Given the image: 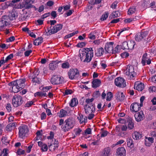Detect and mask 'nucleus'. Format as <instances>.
<instances>
[{
  "label": "nucleus",
  "mask_w": 156,
  "mask_h": 156,
  "mask_svg": "<svg viewBox=\"0 0 156 156\" xmlns=\"http://www.w3.org/2000/svg\"><path fill=\"white\" fill-rule=\"evenodd\" d=\"M60 62L58 60L53 61L50 63L49 65V68L50 70H54L58 67V64Z\"/></svg>",
  "instance_id": "15"
},
{
  "label": "nucleus",
  "mask_w": 156,
  "mask_h": 156,
  "mask_svg": "<svg viewBox=\"0 0 156 156\" xmlns=\"http://www.w3.org/2000/svg\"><path fill=\"white\" fill-rule=\"evenodd\" d=\"M111 151V149L109 147L105 148L103 151V154L104 156H109L110 152Z\"/></svg>",
  "instance_id": "34"
},
{
  "label": "nucleus",
  "mask_w": 156,
  "mask_h": 156,
  "mask_svg": "<svg viewBox=\"0 0 156 156\" xmlns=\"http://www.w3.org/2000/svg\"><path fill=\"white\" fill-rule=\"evenodd\" d=\"M16 122H11L8 124L6 127V131L11 132L12 129V128H15L16 126Z\"/></svg>",
  "instance_id": "24"
},
{
  "label": "nucleus",
  "mask_w": 156,
  "mask_h": 156,
  "mask_svg": "<svg viewBox=\"0 0 156 156\" xmlns=\"http://www.w3.org/2000/svg\"><path fill=\"white\" fill-rule=\"evenodd\" d=\"M101 83V80L98 79L94 80L92 82V87L96 88L100 86Z\"/></svg>",
  "instance_id": "23"
},
{
  "label": "nucleus",
  "mask_w": 156,
  "mask_h": 156,
  "mask_svg": "<svg viewBox=\"0 0 156 156\" xmlns=\"http://www.w3.org/2000/svg\"><path fill=\"white\" fill-rule=\"evenodd\" d=\"M83 115L81 114H79L77 119L81 124L83 123Z\"/></svg>",
  "instance_id": "54"
},
{
  "label": "nucleus",
  "mask_w": 156,
  "mask_h": 156,
  "mask_svg": "<svg viewBox=\"0 0 156 156\" xmlns=\"http://www.w3.org/2000/svg\"><path fill=\"white\" fill-rule=\"evenodd\" d=\"M128 49L133 50L136 44L135 41L133 40H129L127 41Z\"/></svg>",
  "instance_id": "27"
},
{
  "label": "nucleus",
  "mask_w": 156,
  "mask_h": 156,
  "mask_svg": "<svg viewBox=\"0 0 156 156\" xmlns=\"http://www.w3.org/2000/svg\"><path fill=\"white\" fill-rule=\"evenodd\" d=\"M17 80V85L16 86V87H17L18 89L15 90L13 91V92L14 93L18 92L19 91L21 90L22 89H23L25 86V79H20L18 80Z\"/></svg>",
  "instance_id": "10"
},
{
  "label": "nucleus",
  "mask_w": 156,
  "mask_h": 156,
  "mask_svg": "<svg viewBox=\"0 0 156 156\" xmlns=\"http://www.w3.org/2000/svg\"><path fill=\"white\" fill-rule=\"evenodd\" d=\"M149 32L147 31L142 30L136 34L135 36V40L138 41L145 40L148 35Z\"/></svg>",
  "instance_id": "5"
},
{
  "label": "nucleus",
  "mask_w": 156,
  "mask_h": 156,
  "mask_svg": "<svg viewBox=\"0 0 156 156\" xmlns=\"http://www.w3.org/2000/svg\"><path fill=\"white\" fill-rule=\"evenodd\" d=\"M129 55V53L125 52H124L121 54V56L122 58H125L128 57Z\"/></svg>",
  "instance_id": "62"
},
{
  "label": "nucleus",
  "mask_w": 156,
  "mask_h": 156,
  "mask_svg": "<svg viewBox=\"0 0 156 156\" xmlns=\"http://www.w3.org/2000/svg\"><path fill=\"white\" fill-rule=\"evenodd\" d=\"M24 150L21 149H19L17 151V154L19 155L23 154H25Z\"/></svg>",
  "instance_id": "55"
},
{
  "label": "nucleus",
  "mask_w": 156,
  "mask_h": 156,
  "mask_svg": "<svg viewBox=\"0 0 156 156\" xmlns=\"http://www.w3.org/2000/svg\"><path fill=\"white\" fill-rule=\"evenodd\" d=\"M30 78L32 79L31 82L33 83H34V85L39 84L41 82V79L37 76H30Z\"/></svg>",
  "instance_id": "22"
},
{
  "label": "nucleus",
  "mask_w": 156,
  "mask_h": 156,
  "mask_svg": "<svg viewBox=\"0 0 156 156\" xmlns=\"http://www.w3.org/2000/svg\"><path fill=\"white\" fill-rule=\"evenodd\" d=\"M115 84L119 87H126V82L125 80L122 77H118L115 80Z\"/></svg>",
  "instance_id": "11"
},
{
  "label": "nucleus",
  "mask_w": 156,
  "mask_h": 156,
  "mask_svg": "<svg viewBox=\"0 0 156 156\" xmlns=\"http://www.w3.org/2000/svg\"><path fill=\"white\" fill-rule=\"evenodd\" d=\"M145 137L146 139L145 141V144L147 146H150L154 142V138L152 137Z\"/></svg>",
  "instance_id": "25"
},
{
  "label": "nucleus",
  "mask_w": 156,
  "mask_h": 156,
  "mask_svg": "<svg viewBox=\"0 0 156 156\" xmlns=\"http://www.w3.org/2000/svg\"><path fill=\"white\" fill-rule=\"evenodd\" d=\"M142 136V134L136 131L134 132L132 134L133 138L135 140L140 139Z\"/></svg>",
  "instance_id": "26"
},
{
  "label": "nucleus",
  "mask_w": 156,
  "mask_h": 156,
  "mask_svg": "<svg viewBox=\"0 0 156 156\" xmlns=\"http://www.w3.org/2000/svg\"><path fill=\"white\" fill-rule=\"evenodd\" d=\"M60 114L61 117H65L67 114L65 110L63 109H61L60 111Z\"/></svg>",
  "instance_id": "51"
},
{
  "label": "nucleus",
  "mask_w": 156,
  "mask_h": 156,
  "mask_svg": "<svg viewBox=\"0 0 156 156\" xmlns=\"http://www.w3.org/2000/svg\"><path fill=\"white\" fill-rule=\"evenodd\" d=\"M69 78L72 80L76 79L79 75V72L77 69H70L68 73Z\"/></svg>",
  "instance_id": "8"
},
{
  "label": "nucleus",
  "mask_w": 156,
  "mask_h": 156,
  "mask_svg": "<svg viewBox=\"0 0 156 156\" xmlns=\"http://www.w3.org/2000/svg\"><path fill=\"white\" fill-rule=\"evenodd\" d=\"M54 143H53V145H54V147L53 148V150H55L56 149V148H57L58 147V140H56L55 139L54 140Z\"/></svg>",
  "instance_id": "59"
},
{
  "label": "nucleus",
  "mask_w": 156,
  "mask_h": 156,
  "mask_svg": "<svg viewBox=\"0 0 156 156\" xmlns=\"http://www.w3.org/2000/svg\"><path fill=\"white\" fill-rule=\"evenodd\" d=\"M50 15L51 16V18L55 19L57 16V14L55 11H52L50 13Z\"/></svg>",
  "instance_id": "61"
},
{
  "label": "nucleus",
  "mask_w": 156,
  "mask_h": 156,
  "mask_svg": "<svg viewBox=\"0 0 156 156\" xmlns=\"http://www.w3.org/2000/svg\"><path fill=\"white\" fill-rule=\"evenodd\" d=\"M78 100L75 98H73L71 99L69 104L71 107H73L76 106L78 105Z\"/></svg>",
  "instance_id": "30"
},
{
  "label": "nucleus",
  "mask_w": 156,
  "mask_h": 156,
  "mask_svg": "<svg viewBox=\"0 0 156 156\" xmlns=\"http://www.w3.org/2000/svg\"><path fill=\"white\" fill-rule=\"evenodd\" d=\"M52 87L51 86L46 87H41V88H40L41 91H42L44 93H45L48 91L49 90L51 89Z\"/></svg>",
  "instance_id": "49"
},
{
  "label": "nucleus",
  "mask_w": 156,
  "mask_h": 156,
  "mask_svg": "<svg viewBox=\"0 0 156 156\" xmlns=\"http://www.w3.org/2000/svg\"><path fill=\"white\" fill-rule=\"evenodd\" d=\"M62 78L60 76L55 75L53 76L51 82L53 85L58 84L62 83Z\"/></svg>",
  "instance_id": "13"
},
{
  "label": "nucleus",
  "mask_w": 156,
  "mask_h": 156,
  "mask_svg": "<svg viewBox=\"0 0 156 156\" xmlns=\"http://www.w3.org/2000/svg\"><path fill=\"white\" fill-rule=\"evenodd\" d=\"M113 97V94L111 92H108L107 94L106 101H110Z\"/></svg>",
  "instance_id": "40"
},
{
  "label": "nucleus",
  "mask_w": 156,
  "mask_h": 156,
  "mask_svg": "<svg viewBox=\"0 0 156 156\" xmlns=\"http://www.w3.org/2000/svg\"><path fill=\"white\" fill-rule=\"evenodd\" d=\"M2 142L4 144L7 145L9 143V142L6 136H3L2 138Z\"/></svg>",
  "instance_id": "48"
},
{
  "label": "nucleus",
  "mask_w": 156,
  "mask_h": 156,
  "mask_svg": "<svg viewBox=\"0 0 156 156\" xmlns=\"http://www.w3.org/2000/svg\"><path fill=\"white\" fill-rule=\"evenodd\" d=\"M13 57V54H11L8 56H7L5 60H4V61L6 63L9 60L11 59Z\"/></svg>",
  "instance_id": "57"
},
{
  "label": "nucleus",
  "mask_w": 156,
  "mask_h": 156,
  "mask_svg": "<svg viewBox=\"0 0 156 156\" xmlns=\"http://www.w3.org/2000/svg\"><path fill=\"white\" fill-rule=\"evenodd\" d=\"M147 58V54L145 53L143 55L141 62V63L143 66L146 65V61Z\"/></svg>",
  "instance_id": "32"
},
{
  "label": "nucleus",
  "mask_w": 156,
  "mask_h": 156,
  "mask_svg": "<svg viewBox=\"0 0 156 156\" xmlns=\"http://www.w3.org/2000/svg\"><path fill=\"white\" fill-rule=\"evenodd\" d=\"M75 124L74 120L72 118H69L65 121L64 124L61 126V128L64 132H66L72 129Z\"/></svg>",
  "instance_id": "3"
},
{
  "label": "nucleus",
  "mask_w": 156,
  "mask_h": 156,
  "mask_svg": "<svg viewBox=\"0 0 156 156\" xmlns=\"http://www.w3.org/2000/svg\"><path fill=\"white\" fill-rule=\"evenodd\" d=\"M125 96L123 92L118 91L115 94L116 99L119 101H122L125 99Z\"/></svg>",
  "instance_id": "17"
},
{
  "label": "nucleus",
  "mask_w": 156,
  "mask_h": 156,
  "mask_svg": "<svg viewBox=\"0 0 156 156\" xmlns=\"http://www.w3.org/2000/svg\"><path fill=\"white\" fill-rule=\"evenodd\" d=\"M121 48V46L120 45H118L116 46L113 49V53H118L120 52Z\"/></svg>",
  "instance_id": "43"
},
{
  "label": "nucleus",
  "mask_w": 156,
  "mask_h": 156,
  "mask_svg": "<svg viewBox=\"0 0 156 156\" xmlns=\"http://www.w3.org/2000/svg\"><path fill=\"white\" fill-rule=\"evenodd\" d=\"M116 153L118 156H125L126 151L124 147H119L117 149Z\"/></svg>",
  "instance_id": "18"
},
{
  "label": "nucleus",
  "mask_w": 156,
  "mask_h": 156,
  "mask_svg": "<svg viewBox=\"0 0 156 156\" xmlns=\"http://www.w3.org/2000/svg\"><path fill=\"white\" fill-rule=\"evenodd\" d=\"M8 85L9 86H12V90L13 91L17 89H18L16 86L17 85V80H15L9 83Z\"/></svg>",
  "instance_id": "29"
},
{
  "label": "nucleus",
  "mask_w": 156,
  "mask_h": 156,
  "mask_svg": "<svg viewBox=\"0 0 156 156\" xmlns=\"http://www.w3.org/2000/svg\"><path fill=\"white\" fill-rule=\"evenodd\" d=\"M31 2V1L30 0H26L24 4V7L26 9H29L34 6V5H32V4L33 3Z\"/></svg>",
  "instance_id": "31"
},
{
  "label": "nucleus",
  "mask_w": 156,
  "mask_h": 156,
  "mask_svg": "<svg viewBox=\"0 0 156 156\" xmlns=\"http://www.w3.org/2000/svg\"><path fill=\"white\" fill-rule=\"evenodd\" d=\"M94 100L93 98L91 99H87L85 100L86 104L84 105V109L85 113L86 114L94 113L95 111V105L92 103Z\"/></svg>",
  "instance_id": "2"
},
{
  "label": "nucleus",
  "mask_w": 156,
  "mask_h": 156,
  "mask_svg": "<svg viewBox=\"0 0 156 156\" xmlns=\"http://www.w3.org/2000/svg\"><path fill=\"white\" fill-rule=\"evenodd\" d=\"M69 66V64L68 62H64L62 65V67L63 69H68Z\"/></svg>",
  "instance_id": "53"
},
{
  "label": "nucleus",
  "mask_w": 156,
  "mask_h": 156,
  "mask_svg": "<svg viewBox=\"0 0 156 156\" xmlns=\"http://www.w3.org/2000/svg\"><path fill=\"white\" fill-rule=\"evenodd\" d=\"M144 84L142 83H140L137 85L136 89L139 91H142L144 89Z\"/></svg>",
  "instance_id": "42"
},
{
  "label": "nucleus",
  "mask_w": 156,
  "mask_h": 156,
  "mask_svg": "<svg viewBox=\"0 0 156 156\" xmlns=\"http://www.w3.org/2000/svg\"><path fill=\"white\" fill-rule=\"evenodd\" d=\"M62 27L63 25L61 24H57L53 27H48L47 28L48 31L45 34L48 36L55 34L61 30Z\"/></svg>",
  "instance_id": "4"
},
{
  "label": "nucleus",
  "mask_w": 156,
  "mask_h": 156,
  "mask_svg": "<svg viewBox=\"0 0 156 156\" xmlns=\"http://www.w3.org/2000/svg\"><path fill=\"white\" fill-rule=\"evenodd\" d=\"M40 71L39 69H35L34 72L30 75L31 76H37L40 73Z\"/></svg>",
  "instance_id": "47"
},
{
  "label": "nucleus",
  "mask_w": 156,
  "mask_h": 156,
  "mask_svg": "<svg viewBox=\"0 0 156 156\" xmlns=\"http://www.w3.org/2000/svg\"><path fill=\"white\" fill-rule=\"evenodd\" d=\"M34 101L33 100H32L31 101H28L24 105V107L25 108H28L31 107L32 105H34Z\"/></svg>",
  "instance_id": "45"
},
{
  "label": "nucleus",
  "mask_w": 156,
  "mask_h": 156,
  "mask_svg": "<svg viewBox=\"0 0 156 156\" xmlns=\"http://www.w3.org/2000/svg\"><path fill=\"white\" fill-rule=\"evenodd\" d=\"M2 24L0 26V30H2L3 28L8 25V23L5 20H2Z\"/></svg>",
  "instance_id": "35"
},
{
  "label": "nucleus",
  "mask_w": 156,
  "mask_h": 156,
  "mask_svg": "<svg viewBox=\"0 0 156 156\" xmlns=\"http://www.w3.org/2000/svg\"><path fill=\"white\" fill-rule=\"evenodd\" d=\"M78 33V31L77 30L76 31H75L71 33L70 34H69L66 35L65 37V39L69 38L71 37H73L74 35L75 34H77Z\"/></svg>",
  "instance_id": "44"
},
{
  "label": "nucleus",
  "mask_w": 156,
  "mask_h": 156,
  "mask_svg": "<svg viewBox=\"0 0 156 156\" xmlns=\"http://www.w3.org/2000/svg\"><path fill=\"white\" fill-rule=\"evenodd\" d=\"M75 132V136H79L82 132V130L80 128L76 129H74Z\"/></svg>",
  "instance_id": "50"
},
{
  "label": "nucleus",
  "mask_w": 156,
  "mask_h": 156,
  "mask_svg": "<svg viewBox=\"0 0 156 156\" xmlns=\"http://www.w3.org/2000/svg\"><path fill=\"white\" fill-rule=\"evenodd\" d=\"M104 52V49L102 47H100L95 51V55L97 57H100L102 56Z\"/></svg>",
  "instance_id": "21"
},
{
  "label": "nucleus",
  "mask_w": 156,
  "mask_h": 156,
  "mask_svg": "<svg viewBox=\"0 0 156 156\" xmlns=\"http://www.w3.org/2000/svg\"><path fill=\"white\" fill-rule=\"evenodd\" d=\"M88 37L91 40H94L95 39V36L92 33H90Z\"/></svg>",
  "instance_id": "64"
},
{
  "label": "nucleus",
  "mask_w": 156,
  "mask_h": 156,
  "mask_svg": "<svg viewBox=\"0 0 156 156\" xmlns=\"http://www.w3.org/2000/svg\"><path fill=\"white\" fill-rule=\"evenodd\" d=\"M127 145L128 147H132L133 146V141L131 138H128L127 140Z\"/></svg>",
  "instance_id": "39"
},
{
  "label": "nucleus",
  "mask_w": 156,
  "mask_h": 156,
  "mask_svg": "<svg viewBox=\"0 0 156 156\" xmlns=\"http://www.w3.org/2000/svg\"><path fill=\"white\" fill-rule=\"evenodd\" d=\"M86 43L85 42H81L79 43L76 45V46L79 48H82L85 46Z\"/></svg>",
  "instance_id": "58"
},
{
  "label": "nucleus",
  "mask_w": 156,
  "mask_h": 156,
  "mask_svg": "<svg viewBox=\"0 0 156 156\" xmlns=\"http://www.w3.org/2000/svg\"><path fill=\"white\" fill-rule=\"evenodd\" d=\"M119 15H120V12L119 11H117L112 12L110 17H111V18H115L119 16Z\"/></svg>",
  "instance_id": "37"
},
{
  "label": "nucleus",
  "mask_w": 156,
  "mask_h": 156,
  "mask_svg": "<svg viewBox=\"0 0 156 156\" xmlns=\"http://www.w3.org/2000/svg\"><path fill=\"white\" fill-rule=\"evenodd\" d=\"M40 150L43 152L47 151L48 150V147L47 144H44L42 147H41Z\"/></svg>",
  "instance_id": "52"
},
{
  "label": "nucleus",
  "mask_w": 156,
  "mask_h": 156,
  "mask_svg": "<svg viewBox=\"0 0 156 156\" xmlns=\"http://www.w3.org/2000/svg\"><path fill=\"white\" fill-rule=\"evenodd\" d=\"M136 11V7L134 6H132L129 8L128 11V14L130 15L134 13Z\"/></svg>",
  "instance_id": "36"
},
{
  "label": "nucleus",
  "mask_w": 156,
  "mask_h": 156,
  "mask_svg": "<svg viewBox=\"0 0 156 156\" xmlns=\"http://www.w3.org/2000/svg\"><path fill=\"white\" fill-rule=\"evenodd\" d=\"M121 46V48L123 50L125 49H128V45L127 41H125L123 42L122 45H120Z\"/></svg>",
  "instance_id": "41"
},
{
  "label": "nucleus",
  "mask_w": 156,
  "mask_h": 156,
  "mask_svg": "<svg viewBox=\"0 0 156 156\" xmlns=\"http://www.w3.org/2000/svg\"><path fill=\"white\" fill-rule=\"evenodd\" d=\"M23 103L22 97L19 95H15L12 99V104L15 107L21 105Z\"/></svg>",
  "instance_id": "6"
},
{
  "label": "nucleus",
  "mask_w": 156,
  "mask_h": 156,
  "mask_svg": "<svg viewBox=\"0 0 156 156\" xmlns=\"http://www.w3.org/2000/svg\"><path fill=\"white\" fill-rule=\"evenodd\" d=\"M6 108L8 112H10L12 110V107L10 104L9 103L7 105Z\"/></svg>",
  "instance_id": "63"
},
{
  "label": "nucleus",
  "mask_w": 156,
  "mask_h": 156,
  "mask_svg": "<svg viewBox=\"0 0 156 156\" xmlns=\"http://www.w3.org/2000/svg\"><path fill=\"white\" fill-rule=\"evenodd\" d=\"M114 43L110 42L106 43L105 45V49L106 51L108 53H113Z\"/></svg>",
  "instance_id": "12"
},
{
  "label": "nucleus",
  "mask_w": 156,
  "mask_h": 156,
  "mask_svg": "<svg viewBox=\"0 0 156 156\" xmlns=\"http://www.w3.org/2000/svg\"><path fill=\"white\" fill-rule=\"evenodd\" d=\"M43 38L41 37H38L34 41L33 44L35 45H39L43 42Z\"/></svg>",
  "instance_id": "28"
},
{
  "label": "nucleus",
  "mask_w": 156,
  "mask_h": 156,
  "mask_svg": "<svg viewBox=\"0 0 156 156\" xmlns=\"http://www.w3.org/2000/svg\"><path fill=\"white\" fill-rule=\"evenodd\" d=\"M109 15L108 12H105V13L103 14L100 19V20L102 21H104L108 17Z\"/></svg>",
  "instance_id": "46"
},
{
  "label": "nucleus",
  "mask_w": 156,
  "mask_h": 156,
  "mask_svg": "<svg viewBox=\"0 0 156 156\" xmlns=\"http://www.w3.org/2000/svg\"><path fill=\"white\" fill-rule=\"evenodd\" d=\"M73 91L71 90H66L63 93L64 95H66L69 94H71L73 93Z\"/></svg>",
  "instance_id": "56"
},
{
  "label": "nucleus",
  "mask_w": 156,
  "mask_h": 156,
  "mask_svg": "<svg viewBox=\"0 0 156 156\" xmlns=\"http://www.w3.org/2000/svg\"><path fill=\"white\" fill-rule=\"evenodd\" d=\"M79 56L82 61L84 63L89 62L94 56V51L92 48H83L80 52Z\"/></svg>",
  "instance_id": "1"
},
{
  "label": "nucleus",
  "mask_w": 156,
  "mask_h": 156,
  "mask_svg": "<svg viewBox=\"0 0 156 156\" xmlns=\"http://www.w3.org/2000/svg\"><path fill=\"white\" fill-rule=\"evenodd\" d=\"M18 129L19 137L21 138L24 136L29 131L28 127L25 125L20 126Z\"/></svg>",
  "instance_id": "9"
},
{
  "label": "nucleus",
  "mask_w": 156,
  "mask_h": 156,
  "mask_svg": "<svg viewBox=\"0 0 156 156\" xmlns=\"http://www.w3.org/2000/svg\"><path fill=\"white\" fill-rule=\"evenodd\" d=\"M16 2L15 1L13 0L12 1H10V2H9V4L8 5L10 6L13 7V8H19V6L18 5H16Z\"/></svg>",
  "instance_id": "38"
},
{
  "label": "nucleus",
  "mask_w": 156,
  "mask_h": 156,
  "mask_svg": "<svg viewBox=\"0 0 156 156\" xmlns=\"http://www.w3.org/2000/svg\"><path fill=\"white\" fill-rule=\"evenodd\" d=\"M136 120L137 122H140L144 118V115L143 112L141 111L136 113L134 115Z\"/></svg>",
  "instance_id": "14"
},
{
  "label": "nucleus",
  "mask_w": 156,
  "mask_h": 156,
  "mask_svg": "<svg viewBox=\"0 0 156 156\" xmlns=\"http://www.w3.org/2000/svg\"><path fill=\"white\" fill-rule=\"evenodd\" d=\"M49 136H47V139H52L54 137V133L52 131H51L49 133Z\"/></svg>",
  "instance_id": "60"
},
{
  "label": "nucleus",
  "mask_w": 156,
  "mask_h": 156,
  "mask_svg": "<svg viewBox=\"0 0 156 156\" xmlns=\"http://www.w3.org/2000/svg\"><path fill=\"white\" fill-rule=\"evenodd\" d=\"M127 123L128 129L129 130L133 129L134 127V123L133 119L129 117L127 121Z\"/></svg>",
  "instance_id": "20"
},
{
  "label": "nucleus",
  "mask_w": 156,
  "mask_h": 156,
  "mask_svg": "<svg viewBox=\"0 0 156 156\" xmlns=\"http://www.w3.org/2000/svg\"><path fill=\"white\" fill-rule=\"evenodd\" d=\"M140 108L139 103L135 102L132 104L130 106V109L132 112H136Z\"/></svg>",
  "instance_id": "16"
},
{
  "label": "nucleus",
  "mask_w": 156,
  "mask_h": 156,
  "mask_svg": "<svg viewBox=\"0 0 156 156\" xmlns=\"http://www.w3.org/2000/svg\"><path fill=\"white\" fill-rule=\"evenodd\" d=\"M35 97L37 96L42 97L43 96L47 97V94L46 93H44L43 92L39 91L37 92L34 94Z\"/></svg>",
  "instance_id": "33"
},
{
  "label": "nucleus",
  "mask_w": 156,
  "mask_h": 156,
  "mask_svg": "<svg viewBox=\"0 0 156 156\" xmlns=\"http://www.w3.org/2000/svg\"><path fill=\"white\" fill-rule=\"evenodd\" d=\"M18 13L16 10L13 9L9 14V17L10 20H15L18 17Z\"/></svg>",
  "instance_id": "19"
},
{
  "label": "nucleus",
  "mask_w": 156,
  "mask_h": 156,
  "mask_svg": "<svg viewBox=\"0 0 156 156\" xmlns=\"http://www.w3.org/2000/svg\"><path fill=\"white\" fill-rule=\"evenodd\" d=\"M126 73L130 80L135 77L136 75V73L134 71V67L132 65L127 66L126 69Z\"/></svg>",
  "instance_id": "7"
}]
</instances>
